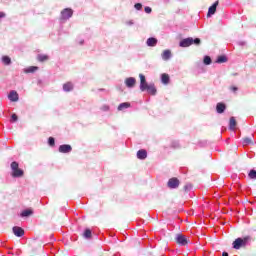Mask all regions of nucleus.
Masks as SVG:
<instances>
[{"mask_svg":"<svg viewBox=\"0 0 256 256\" xmlns=\"http://www.w3.org/2000/svg\"><path fill=\"white\" fill-rule=\"evenodd\" d=\"M140 91H147L149 95H157V88H155V84H148L145 79V75L140 74Z\"/></svg>","mask_w":256,"mask_h":256,"instance_id":"1","label":"nucleus"},{"mask_svg":"<svg viewBox=\"0 0 256 256\" xmlns=\"http://www.w3.org/2000/svg\"><path fill=\"white\" fill-rule=\"evenodd\" d=\"M191 45H201V39L192 37H188L185 39H182L179 43L180 47H191Z\"/></svg>","mask_w":256,"mask_h":256,"instance_id":"2","label":"nucleus"},{"mask_svg":"<svg viewBox=\"0 0 256 256\" xmlns=\"http://www.w3.org/2000/svg\"><path fill=\"white\" fill-rule=\"evenodd\" d=\"M10 167L12 170V177L19 178V177H23V175H25V172L19 168V163L14 161L11 163Z\"/></svg>","mask_w":256,"mask_h":256,"instance_id":"3","label":"nucleus"},{"mask_svg":"<svg viewBox=\"0 0 256 256\" xmlns=\"http://www.w3.org/2000/svg\"><path fill=\"white\" fill-rule=\"evenodd\" d=\"M247 241H249V237L237 238L233 242V248L234 249H240L241 247H245L247 245Z\"/></svg>","mask_w":256,"mask_h":256,"instance_id":"4","label":"nucleus"},{"mask_svg":"<svg viewBox=\"0 0 256 256\" xmlns=\"http://www.w3.org/2000/svg\"><path fill=\"white\" fill-rule=\"evenodd\" d=\"M73 17V9L65 8L61 11L60 19L62 21H67Z\"/></svg>","mask_w":256,"mask_h":256,"instance_id":"5","label":"nucleus"},{"mask_svg":"<svg viewBox=\"0 0 256 256\" xmlns=\"http://www.w3.org/2000/svg\"><path fill=\"white\" fill-rule=\"evenodd\" d=\"M176 243H178V245H181L182 247H185V245H187V243H189V240H187V236H185L183 234H177L176 235Z\"/></svg>","mask_w":256,"mask_h":256,"instance_id":"6","label":"nucleus"},{"mask_svg":"<svg viewBox=\"0 0 256 256\" xmlns=\"http://www.w3.org/2000/svg\"><path fill=\"white\" fill-rule=\"evenodd\" d=\"M180 181H179V179H177V178H170L169 180H168V187H169V189H177L178 187H179V185H180Z\"/></svg>","mask_w":256,"mask_h":256,"instance_id":"7","label":"nucleus"},{"mask_svg":"<svg viewBox=\"0 0 256 256\" xmlns=\"http://www.w3.org/2000/svg\"><path fill=\"white\" fill-rule=\"evenodd\" d=\"M58 151L59 153H71V151H73V148L69 144H63L59 146Z\"/></svg>","mask_w":256,"mask_h":256,"instance_id":"8","label":"nucleus"},{"mask_svg":"<svg viewBox=\"0 0 256 256\" xmlns=\"http://www.w3.org/2000/svg\"><path fill=\"white\" fill-rule=\"evenodd\" d=\"M137 83V80L133 77H129L125 79V85L128 87V89H133Z\"/></svg>","mask_w":256,"mask_h":256,"instance_id":"9","label":"nucleus"},{"mask_svg":"<svg viewBox=\"0 0 256 256\" xmlns=\"http://www.w3.org/2000/svg\"><path fill=\"white\" fill-rule=\"evenodd\" d=\"M12 231L16 237H23V235H25V230L19 226H14Z\"/></svg>","mask_w":256,"mask_h":256,"instance_id":"10","label":"nucleus"},{"mask_svg":"<svg viewBox=\"0 0 256 256\" xmlns=\"http://www.w3.org/2000/svg\"><path fill=\"white\" fill-rule=\"evenodd\" d=\"M218 5H219V2L217 0L212 6L209 7L207 17H211V15H215Z\"/></svg>","mask_w":256,"mask_h":256,"instance_id":"11","label":"nucleus"},{"mask_svg":"<svg viewBox=\"0 0 256 256\" xmlns=\"http://www.w3.org/2000/svg\"><path fill=\"white\" fill-rule=\"evenodd\" d=\"M8 99L12 102H17L19 101V94L12 90L8 95Z\"/></svg>","mask_w":256,"mask_h":256,"instance_id":"12","label":"nucleus"},{"mask_svg":"<svg viewBox=\"0 0 256 256\" xmlns=\"http://www.w3.org/2000/svg\"><path fill=\"white\" fill-rule=\"evenodd\" d=\"M137 158H138V159H141V160L147 159V150H145V149L139 150V151L137 152Z\"/></svg>","mask_w":256,"mask_h":256,"instance_id":"13","label":"nucleus"},{"mask_svg":"<svg viewBox=\"0 0 256 256\" xmlns=\"http://www.w3.org/2000/svg\"><path fill=\"white\" fill-rule=\"evenodd\" d=\"M225 109H227V106H225V104L223 103H218L216 105V111L217 113L221 114V113H225Z\"/></svg>","mask_w":256,"mask_h":256,"instance_id":"14","label":"nucleus"},{"mask_svg":"<svg viewBox=\"0 0 256 256\" xmlns=\"http://www.w3.org/2000/svg\"><path fill=\"white\" fill-rule=\"evenodd\" d=\"M73 84L71 82H67L63 85V91H65V93H69L70 91H73Z\"/></svg>","mask_w":256,"mask_h":256,"instance_id":"15","label":"nucleus"},{"mask_svg":"<svg viewBox=\"0 0 256 256\" xmlns=\"http://www.w3.org/2000/svg\"><path fill=\"white\" fill-rule=\"evenodd\" d=\"M146 45L148 47H155V45H157V39L154 38V37L148 38L147 42H146Z\"/></svg>","mask_w":256,"mask_h":256,"instance_id":"16","label":"nucleus"},{"mask_svg":"<svg viewBox=\"0 0 256 256\" xmlns=\"http://www.w3.org/2000/svg\"><path fill=\"white\" fill-rule=\"evenodd\" d=\"M237 126V121L235 120V117L230 118V123H229V129L231 131H235V127Z\"/></svg>","mask_w":256,"mask_h":256,"instance_id":"17","label":"nucleus"},{"mask_svg":"<svg viewBox=\"0 0 256 256\" xmlns=\"http://www.w3.org/2000/svg\"><path fill=\"white\" fill-rule=\"evenodd\" d=\"M161 81L164 85H169V81H170L169 74H166V73L162 74Z\"/></svg>","mask_w":256,"mask_h":256,"instance_id":"18","label":"nucleus"},{"mask_svg":"<svg viewBox=\"0 0 256 256\" xmlns=\"http://www.w3.org/2000/svg\"><path fill=\"white\" fill-rule=\"evenodd\" d=\"M171 57V50H165L163 53H162V59L164 61H169Z\"/></svg>","mask_w":256,"mask_h":256,"instance_id":"19","label":"nucleus"},{"mask_svg":"<svg viewBox=\"0 0 256 256\" xmlns=\"http://www.w3.org/2000/svg\"><path fill=\"white\" fill-rule=\"evenodd\" d=\"M38 61H40V63H43L45 61H49V56L45 55V54H39L37 56Z\"/></svg>","mask_w":256,"mask_h":256,"instance_id":"20","label":"nucleus"},{"mask_svg":"<svg viewBox=\"0 0 256 256\" xmlns=\"http://www.w3.org/2000/svg\"><path fill=\"white\" fill-rule=\"evenodd\" d=\"M129 107H131V104L129 102L121 103L118 106V111H123V109H129Z\"/></svg>","mask_w":256,"mask_h":256,"instance_id":"21","label":"nucleus"},{"mask_svg":"<svg viewBox=\"0 0 256 256\" xmlns=\"http://www.w3.org/2000/svg\"><path fill=\"white\" fill-rule=\"evenodd\" d=\"M30 215H33V210L26 209L21 212L20 217H30Z\"/></svg>","mask_w":256,"mask_h":256,"instance_id":"22","label":"nucleus"},{"mask_svg":"<svg viewBox=\"0 0 256 256\" xmlns=\"http://www.w3.org/2000/svg\"><path fill=\"white\" fill-rule=\"evenodd\" d=\"M216 63H227V56L225 55L218 56Z\"/></svg>","mask_w":256,"mask_h":256,"instance_id":"23","label":"nucleus"},{"mask_svg":"<svg viewBox=\"0 0 256 256\" xmlns=\"http://www.w3.org/2000/svg\"><path fill=\"white\" fill-rule=\"evenodd\" d=\"M37 69H39V67L37 66H30L29 68L25 69V73H35V71H37Z\"/></svg>","mask_w":256,"mask_h":256,"instance_id":"24","label":"nucleus"},{"mask_svg":"<svg viewBox=\"0 0 256 256\" xmlns=\"http://www.w3.org/2000/svg\"><path fill=\"white\" fill-rule=\"evenodd\" d=\"M2 63H4L5 65H11V58L9 56H3Z\"/></svg>","mask_w":256,"mask_h":256,"instance_id":"25","label":"nucleus"},{"mask_svg":"<svg viewBox=\"0 0 256 256\" xmlns=\"http://www.w3.org/2000/svg\"><path fill=\"white\" fill-rule=\"evenodd\" d=\"M85 239H91V229H86L83 233Z\"/></svg>","mask_w":256,"mask_h":256,"instance_id":"26","label":"nucleus"},{"mask_svg":"<svg viewBox=\"0 0 256 256\" xmlns=\"http://www.w3.org/2000/svg\"><path fill=\"white\" fill-rule=\"evenodd\" d=\"M251 143H253V140H251V138L243 139V145H251Z\"/></svg>","mask_w":256,"mask_h":256,"instance_id":"27","label":"nucleus"},{"mask_svg":"<svg viewBox=\"0 0 256 256\" xmlns=\"http://www.w3.org/2000/svg\"><path fill=\"white\" fill-rule=\"evenodd\" d=\"M204 65H211V57L209 56L204 57Z\"/></svg>","mask_w":256,"mask_h":256,"instance_id":"28","label":"nucleus"},{"mask_svg":"<svg viewBox=\"0 0 256 256\" xmlns=\"http://www.w3.org/2000/svg\"><path fill=\"white\" fill-rule=\"evenodd\" d=\"M248 175H249L250 179H256V171L255 170H251Z\"/></svg>","mask_w":256,"mask_h":256,"instance_id":"29","label":"nucleus"},{"mask_svg":"<svg viewBox=\"0 0 256 256\" xmlns=\"http://www.w3.org/2000/svg\"><path fill=\"white\" fill-rule=\"evenodd\" d=\"M134 7H135V9H136L137 11H141V9H143V4H141V3H136V4L134 5Z\"/></svg>","mask_w":256,"mask_h":256,"instance_id":"30","label":"nucleus"},{"mask_svg":"<svg viewBox=\"0 0 256 256\" xmlns=\"http://www.w3.org/2000/svg\"><path fill=\"white\" fill-rule=\"evenodd\" d=\"M48 143H49V145H50L51 147H53V145H55V138L50 137V138L48 139Z\"/></svg>","mask_w":256,"mask_h":256,"instance_id":"31","label":"nucleus"},{"mask_svg":"<svg viewBox=\"0 0 256 256\" xmlns=\"http://www.w3.org/2000/svg\"><path fill=\"white\" fill-rule=\"evenodd\" d=\"M19 118L17 117V114H12L11 116V122L15 123V121H17Z\"/></svg>","mask_w":256,"mask_h":256,"instance_id":"32","label":"nucleus"},{"mask_svg":"<svg viewBox=\"0 0 256 256\" xmlns=\"http://www.w3.org/2000/svg\"><path fill=\"white\" fill-rule=\"evenodd\" d=\"M144 11H145V13H151L152 9H151V7H149V6H146V7L144 8Z\"/></svg>","mask_w":256,"mask_h":256,"instance_id":"33","label":"nucleus"},{"mask_svg":"<svg viewBox=\"0 0 256 256\" xmlns=\"http://www.w3.org/2000/svg\"><path fill=\"white\" fill-rule=\"evenodd\" d=\"M230 89L233 91V93L239 91V88H237L236 86H232Z\"/></svg>","mask_w":256,"mask_h":256,"instance_id":"34","label":"nucleus"},{"mask_svg":"<svg viewBox=\"0 0 256 256\" xmlns=\"http://www.w3.org/2000/svg\"><path fill=\"white\" fill-rule=\"evenodd\" d=\"M184 189H185V191H189V189H191V184L185 185Z\"/></svg>","mask_w":256,"mask_h":256,"instance_id":"35","label":"nucleus"},{"mask_svg":"<svg viewBox=\"0 0 256 256\" xmlns=\"http://www.w3.org/2000/svg\"><path fill=\"white\" fill-rule=\"evenodd\" d=\"M126 25H129V26L134 25L133 20L126 21Z\"/></svg>","mask_w":256,"mask_h":256,"instance_id":"36","label":"nucleus"},{"mask_svg":"<svg viewBox=\"0 0 256 256\" xmlns=\"http://www.w3.org/2000/svg\"><path fill=\"white\" fill-rule=\"evenodd\" d=\"M4 17H6L5 12H0V19H4Z\"/></svg>","mask_w":256,"mask_h":256,"instance_id":"37","label":"nucleus"},{"mask_svg":"<svg viewBox=\"0 0 256 256\" xmlns=\"http://www.w3.org/2000/svg\"><path fill=\"white\" fill-rule=\"evenodd\" d=\"M102 111H107L108 109H109V106H107V105H104V106H102Z\"/></svg>","mask_w":256,"mask_h":256,"instance_id":"38","label":"nucleus"},{"mask_svg":"<svg viewBox=\"0 0 256 256\" xmlns=\"http://www.w3.org/2000/svg\"><path fill=\"white\" fill-rule=\"evenodd\" d=\"M172 147H174V149H177V147H179V143H173Z\"/></svg>","mask_w":256,"mask_h":256,"instance_id":"39","label":"nucleus"},{"mask_svg":"<svg viewBox=\"0 0 256 256\" xmlns=\"http://www.w3.org/2000/svg\"><path fill=\"white\" fill-rule=\"evenodd\" d=\"M222 256H229V253L223 252V253H222Z\"/></svg>","mask_w":256,"mask_h":256,"instance_id":"40","label":"nucleus"}]
</instances>
